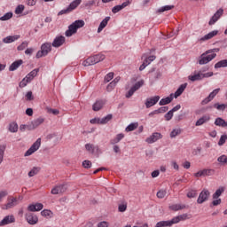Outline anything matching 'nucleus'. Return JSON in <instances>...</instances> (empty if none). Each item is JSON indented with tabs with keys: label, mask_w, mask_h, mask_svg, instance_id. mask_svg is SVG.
<instances>
[{
	"label": "nucleus",
	"mask_w": 227,
	"mask_h": 227,
	"mask_svg": "<svg viewBox=\"0 0 227 227\" xmlns=\"http://www.w3.org/2000/svg\"><path fill=\"white\" fill-rule=\"evenodd\" d=\"M221 50L219 48H214L211 50L206 51L204 53H202L198 59L199 65H207V63H210L212 59H215V58L217 57V54L215 52H219Z\"/></svg>",
	"instance_id": "f257e3e1"
},
{
	"label": "nucleus",
	"mask_w": 227,
	"mask_h": 227,
	"mask_svg": "<svg viewBox=\"0 0 227 227\" xmlns=\"http://www.w3.org/2000/svg\"><path fill=\"white\" fill-rule=\"evenodd\" d=\"M81 27H84V20H75L68 26V29L65 33L66 36L70 37L72 35H75V33H77V29H81Z\"/></svg>",
	"instance_id": "f03ea898"
},
{
	"label": "nucleus",
	"mask_w": 227,
	"mask_h": 227,
	"mask_svg": "<svg viewBox=\"0 0 227 227\" xmlns=\"http://www.w3.org/2000/svg\"><path fill=\"white\" fill-rule=\"evenodd\" d=\"M51 51H52V44L51 43H45L42 44L41 50L37 51L35 58H43V56H47Z\"/></svg>",
	"instance_id": "7ed1b4c3"
},
{
	"label": "nucleus",
	"mask_w": 227,
	"mask_h": 227,
	"mask_svg": "<svg viewBox=\"0 0 227 227\" xmlns=\"http://www.w3.org/2000/svg\"><path fill=\"white\" fill-rule=\"evenodd\" d=\"M81 3H82V0H74L73 1L67 9L61 10L59 12V15H65L67 13H70L72 12H74V10H75L77 8V6H79V4H81Z\"/></svg>",
	"instance_id": "20e7f679"
},
{
	"label": "nucleus",
	"mask_w": 227,
	"mask_h": 227,
	"mask_svg": "<svg viewBox=\"0 0 227 227\" xmlns=\"http://www.w3.org/2000/svg\"><path fill=\"white\" fill-rule=\"evenodd\" d=\"M19 200H22V197H19V199L15 197H9L7 200L8 202L2 207L3 210H10V208L17 207V205H19Z\"/></svg>",
	"instance_id": "39448f33"
},
{
	"label": "nucleus",
	"mask_w": 227,
	"mask_h": 227,
	"mask_svg": "<svg viewBox=\"0 0 227 227\" xmlns=\"http://www.w3.org/2000/svg\"><path fill=\"white\" fill-rule=\"evenodd\" d=\"M42 145V138H38L31 147L25 153V157H29V155H33L35 152H36Z\"/></svg>",
	"instance_id": "423d86ee"
},
{
	"label": "nucleus",
	"mask_w": 227,
	"mask_h": 227,
	"mask_svg": "<svg viewBox=\"0 0 227 227\" xmlns=\"http://www.w3.org/2000/svg\"><path fill=\"white\" fill-rule=\"evenodd\" d=\"M143 84H145V81L143 80L136 82L135 85L131 87L130 90L126 94V98H130V97H132V95H134V93H136V91H137V90H139V88H141Z\"/></svg>",
	"instance_id": "0eeeda50"
},
{
	"label": "nucleus",
	"mask_w": 227,
	"mask_h": 227,
	"mask_svg": "<svg viewBox=\"0 0 227 227\" xmlns=\"http://www.w3.org/2000/svg\"><path fill=\"white\" fill-rule=\"evenodd\" d=\"M210 198V192L208 190L204 189L199 195V198L197 200V203L199 205H201L202 203H205Z\"/></svg>",
	"instance_id": "6e6552de"
},
{
	"label": "nucleus",
	"mask_w": 227,
	"mask_h": 227,
	"mask_svg": "<svg viewBox=\"0 0 227 227\" xmlns=\"http://www.w3.org/2000/svg\"><path fill=\"white\" fill-rule=\"evenodd\" d=\"M44 119L40 117L31 121L30 124L27 126V130H35V129H38L42 123H43Z\"/></svg>",
	"instance_id": "1a4fd4ad"
},
{
	"label": "nucleus",
	"mask_w": 227,
	"mask_h": 227,
	"mask_svg": "<svg viewBox=\"0 0 227 227\" xmlns=\"http://www.w3.org/2000/svg\"><path fill=\"white\" fill-rule=\"evenodd\" d=\"M224 13V10L223 8H220L214 15L213 17L210 19L208 24L209 26H214L215 23L217 22V20L219 19H221V17H223V14Z\"/></svg>",
	"instance_id": "9d476101"
},
{
	"label": "nucleus",
	"mask_w": 227,
	"mask_h": 227,
	"mask_svg": "<svg viewBox=\"0 0 227 227\" xmlns=\"http://www.w3.org/2000/svg\"><path fill=\"white\" fill-rule=\"evenodd\" d=\"M160 100V97L159 96H154L153 98H148L145 101V106L147 109H150V107H153L157 102Z\"/></svg>",
	"instance_id": "9b49d317"
},
{
	"label": "nucleus",
	"mask_w": 227,
	"mask_h": 227,
	"mask_svg": "<svg viewBox=\"0 0 227 227\" xmlns=\"http://www.w3.org/2000/svg\"><path fill=\"white\" fill-rule=\"evenodd\" d=\"M219 91H221V89H215L214 90L207 98H206L204 100H202L201 104L202 106H207V104H208V102H212V100H214L215 95H217V93H219Z\"/></svg>",
	"instance_id": "f8f14e48"
},
{
	"label": "nucleus",
	"mask_w": 227,
	"mask_h": 227,
	"mask_svg": "<svg viewBox=\"0 0 227 227\" xmlns=\"http://www.w3.org/2000/svg\"><path fill=\"white\" fill-rule=\"evenodd\" d=\"M159 139H162V134L155 132L146 138V143L152 145V143H155L156 141H159Z\"/></svg>",
	"instance_id": "ddd939ff"
},
{
	"label": "nucleus",
	"mask_w": 227,
	"mask_h": 227,
	"mask_svg": "<svg viewBox=\"0 0 227 227\" xmlns=\"http://www.w3.org/2000/svg\"><path fill=\"white\" fill-rule=\"evenodd\" d=\"M15 223V216L13 215H6L2 221H0V226H6Z\"/></svg>",
	"instance_id": "4468645a"
},
{
	"label": "nucleus",
	"mask_w": 227,
	"mask_h": 227,
	"mask_svg": "<svg viewBox=\"0 0 227 227\" xmlns=\"http://www.w3.org/2000/svg\"><path fill=\"white\" fill-rule=\"evenodd\" d=\"M67 192V185L66 184H60L58 186H55L53 189H51V194H63V192Z\"/></svg>",
	"instance_id": "2eb2a0df"
},
{
	"label": "nucleus",
	"mask_w": 227,
	"mask_h": 227,
	"mask_svg": "<svg viewBox=\"0 0 227 227\" xmlns=\"http://www.w3.org/2000/svg\"><path fill=\"white\" fill-rule=\"evenodd\" d=\"M27 222L28 223V224H36V223H38V216H36L35 214L32 213H27L25 215Z\"/></svg>",
	"instance_id": "dca6fc26"
},
{
	"label": "nucleus",
	"mask_w": 227,
	"mask_h": 227,
	"mask_svg": "<svg viewBox=\"0 0 227 227\" xmlns=\"http://www.w3.org/2000/svg\"><path fill=\"white\" fill-rule=\"evenodd\" d=\"M218 34V30H213L208 34L205 35L203 37L200 38L199 42H207V40H212V38H214V36H217Z\"/></svg>",
	"instance_id": "f3484780"
},
{
	"label": "nucleus",
	"mask_w": 227,
	"mask_h": 227,
	"mask_svg": "<svg viewBox=\"0 0 227 227\" xmlns=\"http://www.w3.org/2000/svg\"><path fill=\"white\" fill-rule=\"evenodd\" d=\"M65 41H66L65 36L59 35V36H57V37L53 40L51 45H52V47H56V48L61 47V45H63V43H65Z\"/></svg>",
	"instance_id": "a211bd4d"
},
{
	"label": "nucleus",
	"mask_w": 227,
	"mask_h": 227,
	"mask_svg": "<svg viewBox=\"0 0 227 227\" xmlns=\"http://www.w3.org/2000/svg\"><path fill=\"white\" fill-rule=\"evenodd\" d=\"M214 173V169H203L194 174L196 178H200L201 176H210Z\"/></svg>",
	"instance_id": "6ab92c4d"
},
{
	"label": "nucleus",
	"mask_w": 227,
	"mask_h": 227,
	"mask_svg": "<svg viewBox=\"0 0 227 227\" xmlns=\"http://www.w3.org/2000/svg\"><path fill=\"white\" fill-rule=\"evenodd\" d=\"M130 3H132V0H128L124 3H122V4H121V5H115L112 9L113 13H118V12H121V10H123V8H127V5L130 4Z\"/></svg>",
	"instance_id": "aec40b11"
},
{
	"label": "nucleus",
	"mask_w": 227,
	"mask_h": 227,
	"mask_svg": "<svg viewBox=\"0 0 227 227\" xmlns=\"http://www.w3.org/2000/svg\"><path fill=\"white\" fill-rule=\"evenodd\" d=\"M43 208V204L42 203L32 204L27 207V210H29V212H40Z\"/></svg>",
	"instance_id": "412c9836"
},
{
	"label": "nucleus",
	"mask_w": 227,
	"mask_h": 227,
	"mask_svg": "<svg viewBox=\"0 0 227 227\" xmlns=\"http://www.w3.org/2000/svg\"><path fill=\"white\" fill-rule=\"evenodd\" d=\"M207 121H210V115H204L196 121L195 125L196 127H200V125H203Z\"/></svg>",
	"instance_id": "4be33fe9"
},
{
	"label": "nucleus",
	"mask_w": 227,
	"mask_h": 227,
	"mask_svg": "<svg viewBox=\"0 0 227 227\" xmlns=\"http://www.w3.org/2000/svg\"><path fill=\"white\" fill-rule=\"evenodd\" d=\"M24 63V61L22 59H19L14 61L10 67H9V71L10 72H15V70H17V68H19V67H20V65H22Z\"/></svg>",
	"instance_id": "5701e85b"
},
{
	"label": "nucleus",
	"mask_w": 227,
	"mask_h": 227,
	"mask_svg": "<svg viewBox=\"0 0 227 227\" xmlns=\"http://www.w3.org/2000/svg\"><path fill=\"white\" fill-rule=\"evenodd\" d=\"M39 72H40V68H35L32 70L28 74H27L26 78L27 79V81L31 82L35 79V77L38 75Z\"/></svg>",
	"instance_id": "b1692460"
},
{
	"label": "nucleus",
	"mask_w": 227,
	"mask_h": 227,
	"mask_svg": "<svg viewBox=\"0 0 227 227\" xmlns=\"http://www.w3.org/2000/svg\"><path fill=\"white\" fill-rule=\"evenodd\" d=\"M111 20V17H106L99 24L98 33H102V30L107 26V23Z\"/></svg>",
	"instance_id": "393cba45"
},
{
	"label": "nucleus",
	"mask_w": 227,
	"mask_h": 227,
	"mask_svg": "<svg viewBox=\"0 0 227 227\" xmlns=\"http://www.w3.org/2000/svg\"><path fill=\"white\" fill-rule=\"evenodd\" d=\"M186 88H187V83H184L180 85V87L176 90V91L174 94V98H178V97H180V95H182V93L185 91Z\"/></svg>",
	"instance_id": "a878e982"
},
{
	"label": "nucleus",
	"mask_w": 227,
	"mask_h": 227,
	"mask_svg": "<svg viewBox=\"0 0 227 227\" xmlns=\"http://www.w3.org/2000/svg\"><path fill=\"white\" fill-rule=\"evenodd\" d=\"M20 38V35H9L5 38L3 39L4 43H12L15 42L16 40H19Z\"/></svg>",
	"instance_id": "bb28decb"
},
{
	"label": "nucleus",
	"mask_w": 227,
	"mask_h": 227,
	"mask_svg": "<svg viewBox=\"0 0 227 227\" xmlns=\"http://www.w3.org/2000/svg\"><path fill=\"white\" fill-rule=\"evenodd\" d=\"M105 104L106 102H104V100L96 101L92 106L93 111H100Z\"/></svg>",
	"instance_id": "cd10ccee"
},
{
	"label": "nucleus",
	"mask_w": 227,
	"mask_h": 227,
	"mask_svg": "<svg viewBox=\"0 0 227 227\" xmlns=\"http://www.w3.org/2000/svg\"><path fill=\"white\" fill-rule=\"evenodd\" d=\"M173 94H170L169 97L160 99V106H168V104H171L173 102Z\"/></svg>",
	"instance_id": "c85d7f7f"
},
{
	"label": "nucleus",
	"mask_w": 227,
	"mask_h": 227,
	"mask_svg": "<svg viewBox=\"0 0 227 227\" xmlns=\"http://www.w3.org/2000/svg\"><path fill=\"white\" fill-rule=\"evenodd\" d=\"M188 218V215L187 214H183L177 216H175L173 219L174 221V224H178V223H180V221H185Z\"/></svg>",
	"instance_id": "c756f323"
},
{
	"label": "nucleus",
	"mask_w": 227,
	"mask_h": 227,
	"mask_svg": "<svg viewBox=\"0 0 227 227\" xmlns=\"http://www.w3.org/2000/svg\"><path fill=\"white\" fill-rule=\"evenodd\" d=\"M83 67H91V65H97L94 57H89L83 63Z\"/></svg>",
	"instance_id": "7c9ffc66"
},
{
	"label": "nucleus",
	"mask_w": 227,
	"mask_h": 227,
	"mask_svg": "<svg viewBox=\"0 0 227 227\" xmlns=\"http://www.w3.org/2000/svg\"><path fill=\"white\" fill-rule=\"evenodd\" d=\"M215 125H216V127H227V122L223 118L218 117L215 121Z\"/></svg>",
	"instance_id": "2f4dec72"
},
{
	"label": "nucleus",
	"mask_w": 227,
	"mask_h": 227,
	"mask_svg": "<svg viewBox=\"0 0 227 227\" xmlns=\"http://www.w3.org/2000/svg\"><path fill=\"white\" fill-rule=\"evenodd\" d=\"M123 137H125V135H123V133H120L114 139H112L110 143L112 145H116L120 143L123 139Z\"/></svg>",
	"instance_id": "473e14b6"
},
{
	"label": "nucleus",
	"mask_w": 227,
	"mask_h": 227,
	"mask_svg": "<svg viewBox=\"0 0 227 227\" xmlns=\"http://www.w3.org/2000/svg\"><path fill=\"white\" fill-rule=\"evenodd\" d=\"M111 120H113V114H108L106 117L99 119V125H106V123H108Z\"/></svg>",
	"instance_id": "72a5a7b5"
},
{
	"label": "nucleus",
	"mask_w": 227,
	"mask_h": 227,
	"mask_svg": "<svg viewBox=\"0 0 227 227\" xmlns=\"http://www.w3.org/2000/svg\"><path fill=\"white\" fill-rule=\"evenodd\" d=\"M170 210H174V212H177V210H184L185 208V205L182 204H173L169 207Z\"/></svg>",
	"instance_id": "f704fd0d"
},
{
	"label": "nucleus",
	"mask_w": 227,
	"mask_h": 227,
	"mask_svg": "<svg viewBox=\"0 0 227 227\" xmlns=\"http://www.w3.org/2000/svg\"><path fill=\"white\" fill-rule=\"evenodd\" d=\"M188 79L189 81L194 82L195 81H201V79H203V76L201 75V74L199 73L197 74L188 76Z\"/></svg>",
	"instance_id": "c9c22d12"
},
{
	"label": "nucleus",
	"mask_w": 227,
	"mask_h": 227,
	"mask_svg": "<svg viewBox=\"0 0 227 227\" xmlns=\"http://www.w3.org/2000/svg\"><path fill=\"white\" fill-rule=\"evenodd\" d=\"M137 127H139V123L137 122H133V123H130L126 129L125 130L127 132H132V130H136V129H137Z\"/></svg>",
	"instance_id": "e433bc0d"
},
{
	"label": "nucleus",
	"mask_w": 227,
	"mask_h": 227,
	"mask_svg": "<svg viewBox=\"0 0 227 227\" xmlns=\"http://www.w3.org/2000/svg\"><path fill=\"white\" fill-rule=\"evenodd\" d=\"M227 67V59H223L218 61L215 65V68H224Z\"/></svg>",
	"instance_id": "4c0bfd02"
},
{
	"label": "nucleus",
	"mask_w": 227,
	"mask_h": 227,
	"mask_svg": "<svg viewBox=\"0 0 227 227\" xmlns=\"http://www.w3.org/2000/svg\"><path fill=\"white\" fill-rule=\"evenodd\" d=\"M224 192V187L221 186L219 189L215 191V192L213 194V200H217L221 194H223Z\"/></svg>",
	"instance_id": "58836bf2"
},
{
	"label": "nucleus",
	"mask_w": 227,
	"mask_h": 227,
	"mask_svg": "<svg viewBox=\"0 0 227 227\" xmlns=\"http://www.w3.org/2000/svg\"><path fill=\"white\" fill-rule=\"evenodd\" d=\"M175 8V5H165L163 7H160L158 9V13H162L164 12H169V10H173Z\"/></svg>",
	"instance_id": "ea45409f"
},
{
	"label": "nucleus",
	"mask_w": 227,
	"mask_h": 227,
	"mask_svg": "<svg viewBox=\"0 0 227 227\" xmlns=\"http://www.w3.org/2000/svg\"><path fill=\"white\" fill-rule=\"evenodd\" d=\"M4 150H6V145H0V164H2L3 159H4Z\"/></svg>",
	"instance_id": "a19ab883"
},
{
	"label": "nucleus",
	"mask_w": 227,
	"mask_h": 227,
	"mask_svg": "<svg viewBox=\"0 0 227 227\" xmlns=\"http://www.w3.org/2000/svg\"><path fill=\"white\" fill-rule=\"evenodd\" d=\"M214 107L215 109H217V111H224V109H227V103L226 104H219V103H215L214 105Z\"/></svg>",
	"instance_id": "79ce46f5"
},
{
	"label": "nucleus",
	"mask_w": 227,
	"mask_h": 227,
	"mask_svg": "<svg viewBox=\"0 0 227 227\" xmlns=\"http://www.w3.org/2000/svg\"><path fill=\"white\" fill-rule=\"evenodd\" d=\"M40 172V168L38 167H34L29 172H28V176H35V175H38Z\"/></svg>",
	"instance_id": "37998d69"
},
{
	"label": "nucleus",
	"mask_w": 227,
	"mask_h": 227,
	"mask_svg": "<svg viewBox=\"0 0 227 227\" xmlns=\"http://www.w3.org/2000/svg\"><path fill=\"white\" fill-rule=\"evenodd\" d=\"M9 130L10 132H17V130H19V125H17V122H12L9 125Z\"/></svg>",
	"instance_id": "c03bdc74"
},
{
	"label": "nucleus",
	"mask_w": 227,
	"mask_h": 227,
	"mask_svg": "<svg viewBox=\"0 0 227 227\" xmlns=\"http://www.w3.org/2000/svg\"><path fill=\"white\" fill-rule=\"evenodd\" d=\"M93 58H94V60L96 61V64L100 63V61H104L106 59V56L102 54L94 55Z\"/></svg>",
	"instance_id": "a18cd8bd"
},
{
	"label": "nucleus",
	"mask_w": 227,
	"mask_h": 227,
	"mask_svg": "<svg viewBox=\"0 0 227 227\" xmlns=\"http://www.w3.org/2000/svg\"><path fill=\"white\" fill-rule=\"evenodd\" d=\"M85 149L87 150V152H89L90 153H95V145L92 144H86L85 145Z\"/></svg>",
	"instance_id": "49530a36"
},
{
	"label": "nucleus",
	"mask_w": 227,
	"mask_h": 227,
	"mask_svg": "<svg viewBox=\"0 0 227 227\" xmlns=\"http://www.w3.org/2000/svg\"><path fill=\"white\" fill-rule=\"evenodd\" d=\"M180 134H182V129H173V130L170 132V137H171V138L176 137V136H180Z\"/></svg>",
	"instance_id": "de8ad7c7"
},
{
	"label": "nucleus",
	"mask_w": 227,
	"mask_h": 227,
	"mask_svg": "<svg viewBox=\"0 0 227 227\" xmlns=\"http://www.w3.org/2000/svg\"><path fill=\"white\" fill-rule=\"evenodd\" d=\"M114 77V73H113V72L108 73L105 76L104 82H109L110 81H113Z\"/></svg>",
	"instance_id": "09e8293b"
},
{
	"label": "nucleus",
	"mask_w": 227,
	"mask_h": 227,
	"mask_svg": "<svg viewBox=\"0 0 227 227\" xmlns=\"http://www.w3.org/2000/svg\"><path fill=\"white\" fill-rule=\"evenodd\" d=\"M13 17V13H12V12H7V13H5L4 16H2L1 18H0V20H3V21H4V20H10V19H12Z\"/></svg>",
	"instance_id": "8fccbe9b"
},
{
	"label": "nucleus",
	"mask_w": 227,
	"mask_h": 227,
	"mask_svg": "<svg viewBox=\"0 0 227 227\" xmlns=\"http://www.w3.org/2000/svg\"><path fill=\"white\" fill-rule=\"evenodd\" d=\"M166 194H168V192L166 190H160L157 192V198L162 200V198H166Z\"/></svg>",
	"instance_id": "3c124183"
},
{
	"label": "nucleus",
	"mask_w": 227,
	"mask_h": 227,
	"mask_svg": "<svg viewBox=\"0 0 227 227\" xmlns=\"http://www.w3.org/2000/svg\"><path fill=\"white\" fill-rule=\"evenodd\" d=\"M29 45V43L27 41H24L20 45L17 47V51H24Z\"/></svg>",
	"instance_id": "603ef678"
},
{
	"label": "nucleus",
	"mask_w": 227,
	"mask_h": 227,
	"mask_svg": "<svg viewBox=\"0 0 227 227\" xmlns=\"http://www.w3.org/2000/svg\"><path fill=\"white\" fill-rule=\"evenodd\" d=\"M217 160L221 164L226 165L227 164V156L226 155H222V156L218 157Z\"/></svg>",
	"instance_id": "864d4df0"
},
{
	"label": "nucleus",
	"mask_w": 227,
	"mask_h": 227,
	"mask_svg": "<svg viewBox=\"0 0 227 227\" xmlns=\"http://www.w3.org/2000/svg\"><path fill=\"white\" fill-rule=\"evenodd\" d=\"M22 12H24V5L23 4L18 5L15 9L16 15H20V13H22Z\"/></svg>",
	"instance_id": "5fc2aeb1"
},
{
	"label": "nucleus",
	"mask_w": 227,
	"mask_h": 227,
	"mask_svg": "<svg viewBox=\"0 0 227 227\" xmlns=\"http://www.w3.org/2000/svg\"><path fill=\"white\" fill-rule=\"evenodd\" d=\"M168 109L169 108L168 106H161L159 109L155 110V113H157V114H160L162 113H167Z\"/></svg>",
	"instance_id": "6e6d98bb"
},
{
	"label": "nucleus",
	"mask_w": 227,
	"mask_h": 227,
	"mask_svg": "<svg viewBox=\"0 0 227 227\" xmlns=\"http://www.w3.org/2000/svg\"><path fill=\"white\" fill-rule=\"evenodd\" d=\"M227 140V135H223L218 142L219 146H223V145H224V143H226Z\"/></svg>",
	"instance_id": "4d7b16f0"
},
{
	"label": "nucleus",
	"mask_w": 227,
	"mask_h": 227,
	"mask_svg": "<svg viewBox=\"0 0 227 227\" xmlns=\"http://www.w3.org/2000/svg\"><path fill=\"white\" fill-rule=\"evenodd\" d=\"M162 223L165 225V227H171V226H173V224H175L173 218L168 221H162Z\"/></svg>",
	"instance_id": "13d9d810"
},
{
	"label": "nucleus",
	"mask_w": 227,
	"mask_h": 227,
	"mask_svg": "<svg viewBox=\"0 0 227 227\" xmlns=\"http://www.w3.org/2000/svg\"><path fill=\"white\" fill-rule=\"evenodd\" d=\"M114 88H116V84L111 82L106 87V91L111 92L114 90Z\"/></svg>",
	"instance_id": "bf43d9fd"
},
{
	"label": "nucleus",
	"mask_w": 227,
	"mask_h": 227,
	"mask_svg": "<svg viewBox=\"0 0 227 227\" xmlns=\"http://www.w3.org/2000/svg\"><path fill=\"white\" fill-rule=\"evenodd\" d=\"M30 82L27 81V78L25 77L20 82V88H26L27 86V83Z\"/></svg>",
	"instance_id": "052dcab7"
},
{
	"label": "nucleus",
	"mask_w": 227,
	"mask_h": 227,
	"mask_svg": "<svg viewBox=\"0 0 227 227\" xmlns=\"http://www.w3.org/2000/svg\"><path fill=\"white\" fill-rule=\"evenodd\" d=\"M82 166H83V168H85V169H90V168H91V162L88 160H85L82 162Z\"/></svg>",
	"instance_id": "680f3d73"
},
{
	"label": "nucleus",
	"mask_w": 227,
	"mask_h": 227,
	"mask_svg": "<svg viewBox=\"0 0 227 227\" xmlns=\"http://www.w3.org/2000/svg\"><path fill=\"white\" fill-rule=\"evenodd\" d=\"M196 196H198V193L194 190H192L187 193V198H196Z\"/></svg>",
	"instance_id": "e2e57ef3"
},
{
	"label": "nucleus",
	"mask_w": 227,
	"mask_h": 227,
	"mask_svg": "<svg viewBox=\"0 0 227 227\" xmlns=\"http://www.w3.org/2000/svg\"><path fill=\"white\" fill-rule=\"evenodd\" d=\"M118 210L119 212H125V210H127V203L120 204Z\"/></svg>",
	"instance_id": "0e129e2a"
},
{
	"label": "nucleus",
	"mask_w": 227,
	"mask_h": 227,
	"mask_svg": "<svg viewBox=\"0 0 227 227\" xmlns=\"http://www.w3.org/2000/svg\"><path fill=\"white\" fill-rule=\"evenodd\" d=\"M165 118L167 121H169V120H171V118H173V111H168L166 114H165Z\"/></svg>",
	"instance_id": "69168bd1"
},
{
	"label": "nucleus",
	"mask_w": 227,
	"mask_h": 227,
	"mask_svg": "<svg viewBox=\"0 0 227 227\" xmlns=\"http://www.w3.org/2000/svg\"><path fill=\"white\" fill-rule=\"evenodd\" d=\"M41 215H43V217H49V215H51V210L49 209H44L41 212Z\"/></svg>",
	"instance_id": "338daca9"
},
{
	"label": "nucleus",
	"mask_w": 227,
	"mask_h": 227,
	"mask_svg": "<svg viewBox=\"0 0 227 227\" xmlns=\"http://www.w3.org/2000/svg\"><path fill=\"white\" fill-rule=\"evenodd\" d=\"M98 227H109V223L106 221H103L98 223Z\"/></svg>",
	"instance_id": "774afa93"
}]
</instances>
